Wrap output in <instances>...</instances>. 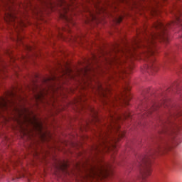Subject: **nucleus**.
Segmentation results:
<instances>
[{
  "label": "nucleus",
  "mask_w": 182,
  "mask_h": 182,
  "mask_svg": "<svg viewBox=\"0 0 182 182\" xmlns=\"http://www.w3.org/2000/svg\"><path fill=\"white\" fill-rule=\"evenodd\" d=\"M98 93L101 95L104 100V105L108 108L109 117L105 119V122L101 124L97 134V143L92 146V154L99 160L97 154L103 153V151H112L114 150L117 145L116 143L122 137H124V132L120 130V124L119 122H122L124 119L130 117V112H124L118 114L113 109H116L119 105H129L130 100V87L129 82L124 80L122 86V92L118 95L112 98L109 97L107 93H110V90L105 88L102 85H99L97 87Z\"/></svg>",
  "instance_id": "obj_1"
},
{
  "label": "nucleus",
  "mask_w": 182,
  "mask_h": 182,
  "mask_svg": "<svg viewBox=\"0 0 182 182\" xmlns=\"http://www.w3.org/2000/svg\"><path fill=\"white\" fill-rule=\"evenodd\" d=\"M172 14L174 15L175 20L171 23L164 24L161 21H156L154 24L152 31L144 29V46H156V40L163 41L166 43L168 42V35L167 29L173 28L174 25H182V8L174 6Z\"/></svg>",
  "instance_id": "obj_2"
},
{
  "label": "nucleus",
  "mask_w": 182,
  "mask_h": 182,
  "mask_svg": "<svg viewBox=\"0 0 182 182\" xmlns=\"http://www.w3.org/2000/svg\"><path fill=\"white\" fill-rule=\"evenodd\" d=\"M8 11L4 13V19L6 22H9L11 23H19L20 20L18 18V16H16V11L11 9L10 6L8 7Z\"/></svg>",
  "instance_id": "obj_3"
},
{
  "label": "nucleus",
  "mask_w": 182,
  "mask_h": 182,
  "mask_svg": "<svg viewBox=\"0 0 182 182\" xmlns=\"http://www.w3.org/2000/svg\"><path fill=\"white\" fill-rule=\"evenodd\" d=\"M162 105L166 107V101H164L163 104H159L157 102L152 103L149 107L144 105L142 113L144 116H150L153 112L157 110Z\"/></svg>",
  "instance_id": "obj_4"
},
{
  "label": "nucleus",
  "mask_w": 182,
  "mask_h": 182,
  "mask_svg": "<svg viewBox=\"0 0 182 182\" xmlns=\"http://www.w3.org/2000/svg\"><path fill=\"white\" fill-rule=\"evenodd\" d=\"M26 120L33 126V129L36 132H38L41 134H42V130L43 129V125L42 124V122L41 120L37 119L36 117H33L32 118H26Z\"/></svg>",
  "instance_id": "obj_5"
},
{
  "label": "nucleus",
  "mask_w": 182,
  "mask_h": 182,
  "mask_svg": "<svg viewBox=\"0 0 182 182\" xmlns=\"http://www.w3.org/2000/svg\"><path fill=\"white\" fill-rule=\"evenodd\" d=\"M82 168H84V171L85 173V178H93L95 176H97V172H96V168L95 166H92V165L82 164Z\"/></svg>",
  "instance_id": "obj_6"
},
{
  "label": "nucleus",
  "mask_w": 182,
  "mask_h": 182,
  "mask_svg": "<svg viewBox=\"0 0 182 182\" xmlns=\"http://www.w3.org/2000/svg\"><path fill=\"white\" fill-rule=\"evenodd\" d=\"M64 9V14H60V18L65 21V22H68L70 23V25H75V21H73V18L69 14H68L69 11H70V7L69 6V4H66L65 7H63Z\"/></svg>",
  "instance_id": "obj_7"
},
{
  "label": "nucleus",
  "mask_w": 182,
  "mask_h": 182,
  "mask_svg": "<svg viewBox=\"0 0 182 182\" xmlns=\"http://www.w3.org/2000/svg\"><path fill=\"white\" fill-rule=\"evenodd\" d=\"M68 163L65 161H60L58 163V164L56 166V168L58 170H60L61 171L67 172L68 171Z\"/></svg>",
  "instance_id": "obj_8"
},
{
  "label": "nucleus",
  "mask_w": 182,
  "mask_h": 182,
  "mask_svg": "<svg viewBox=\"0 0 182 182\" xmlns=\"http://www.w3.org/2000/svg\"><path fill=\"white\" fill-rule=\"evenodd\" d=\"M106 166H105V165H101V166L98 168L100 174H109V165H106Z\"/></svg>",
  "instance_id": "obj_9"
},
{
  "label": "nucleus",
  "mask_w": 182,
  "mask_h": 182,
  "mask_svg": "<svg viewBox=\"0 0 182 182\" xmlns=\"http://www.w3.org/2000/svg\"><path fill=\"white\" fill-rule=\"evenodd\" d=\"M8 106V100L4 97H0V109H6Z\"/></svg>",
  "instance_id": "obj_10"
},
{
  "label": "nucleus",
  "mask_w": 182,
  "mask_h": 182,
  "mask_svg": "<svg viewBox=\"0 0 182 182\" xmlns=\"http://www.w3.org/2000/svg\"><path fill=\"white\" fill-rule=\"evenodd\" d=\"M61 78H59L58 76L52 75L51 77H48L44 80V82H50V80H60Z\"/></svg>",
  "instance_id": "obj_11"
},
{
  "label": "nucleus",
  "mask_w": 182,
  "mask_h": 182,
  "mask_svg": "<svg viewBox=\"0 0 182 182\" xmlns=\"http://www.w3.org/2000/svg\"><path fill=\"white\" fill-rule=\"evenodd\" d=\"M91 112L93 114L94 120L95 122H99V117L97 116V112L94 109L91 108Z\"/></svg>",
  "instance_id": "obj_12"
},
{
  "label": "nucleus",
  "mask_w": 182,
  "mask_h": 182,
  "mask_svg": "<svg viewBox=\"0 0 182 182\" xmlns=\"http://www.w3.org/2000/svg\"><path fill=\"white\" fill-rule=\"evenodd\" d=\"M9 96H11V97H18V99H20V100H23V98L22 97L18 95L14 92H9Z\"/></svg>",
  "instance_id": "obj_13"
},
{
  "label": "nucleus",
  "mask_w": 182,
  "mask_h": 182,
  "mask_svg": "<svg viewBox=\"0 0 182 182\" xmlns=\"http://www.w3.org/2000/svg\"><path fill=\"white\" fill-rule=\"evenodd\" d=\"M60 68H61V76H63V79L64 78V75H66V73H68V70H69V69L66 68V70L62 68V65L60 64Z\"/></svg>",
  "instance_id": "obj_14"
},
{
  "label": "nucleus",
  "mask_w": 182,
  "mask_h": 182,
  "mask_svg": "<svg viewBox=\"0 0 182 182\" xmlns=\"http://www.w3.org/2000/svg\"><path fill=\"white\" fill-rule=\"evenodd\" d=\"M35 97L36 100H42V97H43V94L42 92L38 93L35 95Z\"/></svg>",
  "instance_id": "obj_15"
},
{
  "label": "nucleus",
  "mask_w": 182,
  "mask_h": 182,
  "mask_svg": "<svg viewBox=\"0 0 182 182\" xmlns=\"http://www.w3.org/2000/svg\"><path fill=\"white\" fill-rule=\"evenodd\" d=\"M16 41L18 42H22V36H20L18 33H17Z\"/></svg>",
  "instance_id": "obj_16"
},
{
  "label": "nucleus",
  "mask_w": 182,
  "mask_h": 182,
  "mask_svg": "<svg viewBox=\"0 0 182 182\" xmlns=\"http://www.w3.org/2000/svg\"><path fill=\"white\" fill-rule=\"evenodd\" d=\"M92 21H95L96 19V16H95V14L92 13H90Z\"/></svg>",
  "instance_id": "obj_17"
},
{
  "label": "nucleus",
  "mask_w": 182,
  "mask_h": 182,
  "mask_svg": "<svg viewBox=\"0 0 182 182\" xmlns=\"http://www.w3.org/2000/svg\"><path fill=\"white\" fill-rule=\"evenodd\" d=\"M122 21H123V18H122V17H119L118 18H117V23H120V22H122Z\"/></svg>",
  "instance_id": "obj_18"
},
{
  "label": "nucleus",
  "mask_w": 182,
  "mask_h": 182,
  "mask_svg": "<svg viewBox=\"0 0 182 182\" xmlns=\"http://www.w3.org/2000/svg\"><path fill=\"white\" fill-rule=\"evenodd\" d=\"M93 58H94V60H97V58H96V56L93 55Z\"/></svg>",
  "instance_id": "obj_19"
},
{
  "label": "nucleus",
  "mask_w": 182,
  "mask_h": 182,
  "mask_svg": "<svg viewBox=\"0 0 182 182\" xmlns=\"http://www.w3.org/2000/svg\"><path fill=\"white\" fill-rule=\"evenodd\" d=\"M140 110H141V107H139Z\"/></svg>",
  "instance_id": "obj_20"
},
{
  "label": "nucleus",
  "mask_w": 182,
  "mask_h": 182,
  "mask_svg": "<svg viewBox=\"0 0 182 182\" xmlns=\"http://www.w3.org/2000/svg\"><path fill=\"white\" fill-rule=\"evenodd\" d=\"M68 28H70V26L68 24Z\"/></svg>",
  "instance_id": "obj_21"
},
{
  "label": "nucleus",
  "mask_w": 182,
  "mask_h": 182,
  "mask_svg": "<svg viewBox=\"0 0 182 182\" xmlns=\"http://www.w3.org/2000/svg\"><path fill=\"white\" fill-rule=\"evenodd\" d=\"M112 78L114 79V76H112Z\"/></svg>",
  "instance_id": "obj_22"
},
{
  "label": "nucleus",
  "mask_w": 182,
  "mask_h": 182,
  "mask_svg": "<svg viewBox=\"0 0 182 182\" xmlns=\"http://www.w3.org/2000/svg\"><path fill=\"white\" fill-rule=\"evenodd\" d=\"M29 2H31V0H29Z\"/></svg>",
  "instance_id": "obj_23"
},
{
  "label": "nucleus",
  "mask_w": 182,
  "mask_h": 182,
  "mask_svg": "<svg viewBox=\"0 0 182 182\" xmlns=\"http://www.w3.org/2000/svg\"><path fill=\"white\" fill-rule=\"evenodd\" d=\"M29 5H31V4L30 3V4Z\"/></svg>",
  "instance_id": "obj_24"
}]
</instances>
